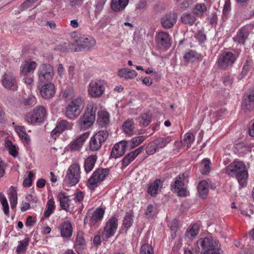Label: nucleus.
Listing matches in <instances>:
<instances>
[{
    "label": "nucleus",
    "instance_id": "nucleus-1",
    "mask_svg": "<svg viewBox=\"0 0 254 254\" xmlns=\"http://www.w3.org/2000/svg\"><path fill=\"white\" fill-rule=\"evenodd\" d=\"M226 173L231 177H236L242 187L247 185L248 174L242 162L235 161L231 163L226 168Z\"/></svg>",
    "mask_w": 254,
    "mask_h": 254
},
{
    "label": "nucleus",
    "instance_id": "nucleus-2",
    "mask_svg": "<svg viewBox=\"0 0 254 254\" xmlns=\"http://www.w3.org/2000/svg\"><path fill=\"white\" fill-rule=\"evenodd\" d=\"M85 105L84 99L78 96L73 98L65 106L64 115L71 120H74L80 115Z\"/></svg>",
    "mask_w": 254,
    "mask_h": 254
},
{
    "label": "nucleus",
    "instance_id": "nucleus-3",
    "mask_svg": "<svg viewBox=\"0 0 254 254\" xmlns=\"http://www.w3.org/2000/svg\"><path fill=\"white\" fill-rule=\"evenodd\" d=\"M71 36L76 43L75 49H73V52L88 51L96 44L95 39L89 35H78L74 32L71 33Z\"/></svg>",
    "mask_w": 254,
    "mask_h": 254
},
{
    "label": "nucleus",
    "instance_id": "nucleus-4",
    "mask_svg": "<svg viewBox=\"0 0 254 254\" xmlns=\"http://www.w3.org/2000/svg\"><path fill=\"white\" fill-rule=\"evenodd\" d=\"M108 168H98L92 174L88 180V187L91 190H94L105 179L109 174Z\"/></svg>",
    "mask_w": 254,
    "mask_h": 254
},
{
    "label": "nucleus",
    "instance_id": "nucleus-5",
    "mask_svg": "<svg viewBox=\"0 0 254 254\" xmlns=\"http://www.w3.org/2000/svg\"><path fill=\"white\" fill-rule=\"evenodd\" d=\"M188 182V175L185 173L180 174L175 178L173 189L178 196L185 197L189 195V192L187 190Z\"/></svg>",
    "mask_w": 254,
    "mask_h": 254
},
{
    "label": "nucleus",
    "instance_id": "nucleus-6",
    "mask_svg": "<svg viewBox=\"0 0 254 254\" xmlns=\"http://www.w3.org/2000/svg\"><path fill=\"white\" fill-rule=\"evenodd\" d=\"M87 111L78 121L79 127L83 130H86L90 127L95 120L96 108L94 109V105L90 104L87 106Z\"/></svg>",
    "mask_w": 254,
    "mask_h": 254
},
{
    "label": "nucleus",
    "instance_id": "nucleus-7",
    "mask_svg": "<svg viewBox=\"0 0 254 254\" xmlns=\"http://www.w3.org/2000/svg\"><path fill=\"white\" fill-rule=\"evenodd\" d=\"M46 116V109L43 106H40L27 113L24 116V119L29 124L36 125L43 122Z\"/></svg>",
    "mask_w": 254,
    "mask_h": 254
},
{
    "label": "nucleus",
    "instance_id": "nucleus-8",
    "mask_svg": "<svg viewBox=\"0 0 254 254\" xmlns=\"http://www.w3.org/2000/svg\"><path fill=\"white\" fill-rule=\"evenodd\" d=\"M106 86V83L104 80H92L88 85V93L93 98L100 97L104 93Z\"/></svg>",
    "mask_w": 254,
    "mask_h": 254
},
{
    "label": "nucleus",
    "instance_id": "nucleus-9",
    "mask_svg": "<svg viewBox=\"0 0 254 254\" xmlns=\"http://www.w3.org/2000/svg\"><path fill=\"white\" fill-rule=\"evenodd\" d=\"M80 174V166L76 163L71 165L67 171L64 180L65 183L69 186H74L79 181Z\"/></svg>",
    "mask_w": 254,
    "mask_h": 254
},
{
    "label": "nucleus",
    "instance_id": "nucleus-10",
    "mask_svg": "<svg viewBox=\"0 0 254 254\" xmlns=\"http://www.w3.org/2000/svg\"><path fill=\"white\" fill-rule=\"evenodd\" d=\"M54 75L53 67L50 64H42L38 68L39 81L41 83L50 82Z\"/></svg>",
    "mask_w": 254,
    "mask_h": 254
},
{
    "label": "nucleus",
    "instance_id": "nucleus-11",
    "mask_svg": "<svg viewBox=\"0 0 254 254\" xmlns=\"http://www.w3.org/2000/svg\"><path fill=\"white\" fill-rule=\"evenodd\" d=\"M118 220L114 216L110 217L106 223L103 231L102 233V238L106 240L113 236L118 228Z\"/></svg>",
    "mask_w": 254,
    "mask_h": 254
},
{
    "label": "nucleus",
    "instance_id": "nucleus-12",
    "mask_svg": "<svg viewBox=\"0 0 254 254\" xmlns=\"http://www.w3.org/2000/svg\"><path fill=\"white\" fill-rule=\"evenodd\" d=\"M108 137L106 130H100L95 133L90 139L89 147L92 151H97L101 147L102 143Z\"/></svg>",
    "mask_w": 254,
    "mask_h": 254
},
{
    "label": "nucleus",
    "instance_id": "nucleus-13",
    "mask_svg": "<svg viewBox=\"0 0 254 254\" xmlns=\"http://www.w3.org/2000/svg\"><path fill=\"white\" fill-rule=\"evenodd\" d=\"M89 135V132H86L80 135L75 139L73 140L68 145V147L72 151H79L82 148L83 144Z\"/></svg>",
    "mask_w": 254,
    "mask_h": 254
},
{
    "label": "nucleus",
    "instance_id": "nucleus-14",
    "mask_svg": "<svg viewBox=\"0 0 254 254\" xmlns=\"http://www.w3.org/2000/svg\"><path fill=\"white\" fill-rule=\"evenodd\" d=\"M236 59L235 56L232 53L226 52L221 55L218 60V63L221 67L226 68L232 65Z\"/></svg>",
    "mask_w": 254,
    "mask_h": 254
},
{
    "label": "nucleus",
    "instance_id": "nucleus-15",
    "mask_svg": "<svg viewBox=\"0 0 254 254\" xmlns=\"http://www.w3.org/2000/svg\"><path fill=\"white\" fill-rule=\"evenodd\" d=\"M128 145V141L126 140H122L116 143L112 149L111 156L114 158L120 157L126 152Z\"/></svg>",
    "mask_w": 254,
    "mask_h": 254
},
{
    "label": "nucleus",
    "instance_id": "nucleus-16",
    "mask_svg": "<svg viewBox=\"0 0 254 254\" xmlns=\"http://www.w3.org/2000/svg\"><path fill=\"white\" fill-rule=\"evenodd\" d=\"M197 246L200 245L203 251L211 249L219 245L218 241L211 236L199 239L196 243Z\"/></svg>",
    "mask_w": 254,
    "mask_h": 254
},
{
    "label": "nucleus",
    "instance_id": "nucleus-17",
    "mask_svg": "<svg viewBox=\"0 0 254 254\" xmlns=\"http://www.w3.org/2000/svg\"><path fill=\"white\" fill-rule=\"evenodd\" d=\"M1 81L2 86L6 89H14L17 86L15 77L11 72H5L2 77Z\"/></svg>",
    "mask_w": 254,
    "mask_h": 254
},
{
    "label": "nucleus",
    "instance_id": "nucleus-18",
    "mask_svg": "<svg viewBox=\"0 0 254 254\" xmlns=\"http://www.w3.org/2000/svg\"><path fill=\"white\" fill-rule=\"evenodd\" d=\"M171 38L168 32L161 31L156 34V41L159 45L168 48L171 46Z\"/></svg>",
    "mask_w": 254,
    "mask_h": 254
},
{
    "label": "nucleus",
    "instance_id": "nucleus-19",
    "mask_svg": "<svg viewBox=\"0 0 254 254\" xmlns=\"http://www.w3.org/2000/svg\"><path fill=\"white\" fill-rule=\"evenodd\" d=\"M178 16L174 13H169L163 15L161 18V24L165 29L172 28L176 23Z\"/></svg>",
    "mask_w": 254,
    "mask_h": 254
},
{
    "label": "nucleus",
    "instance_id": "nucleus-20",
    "mask_svg": "<svg viewBox=\"0 0 254 254\" xmlns=\"http://www.w3.org/2000/svg\"><path fill=\"white\" fill-rule=\"evenodd\" d=\"M41 96L45 99L52 98L55 94V87L53 83L49 82L41 86L40 89Z\"/></svg>",
    "mask_w": 254,
    "mask_h": 254
},
{
    "label": "nucleus",
    "instance_id": "nucleus-21",
    "mask_svg": "<svg viewBox=\"0 0 254 254\" xmlns=\"http://www.w3.org/2000/svg\"><path fill=\"white\" fill-rule=\"evenodd\" d=\"M71 126L70 123L66 120L60 122L56 127L51 131L52 136L56 138L59 134L66 129H70Z\"/></svg>",
    "mask_w": 254,
    "mask_h": 254
},
{
    "label": "nucleus",
    "instance_id": "nucleus-22",
    "mask_svg": "<svg viewBox=\"0 0 254 254\" xmlns=\"http://www.w3.org/2000/svg\"><path fill=\"white\" fill-rule=\"evenodd\" d=\"M59 229L61 236L65 238H69L72 234V227L69 220L64 221L60 226Z\"/></svg>",
    "mask_w": 254,
    "mask_h": 254
},
{
    "label": "nucleus",
    "instance_id": "nucleus-23",
    "mask_svg": "<svg viewBox=\"0 0 254 254\" xmlns=\"http://www.w3.org/2000/svg\"><path fill=\"white\" fill-rule=\"evenodd\" d=\"M163 182L159 179H156L149 185L147 192L151 196H155L161 190Z\"/></svg>",
    "mask_w": 254,
    "mask_h": 254
},
{
    "label": "nucleus",
    "instance_id": "nucleus-24",
    "mask_svg": "<svg viewBox=\"0 0 254 254\" xmlns=\"http://www.w3.org/2000/svg\"><path fill=\"white\" fill-rule=\"evenodd\" d=\"M85 247L84 233L81 231L78 232L74 244L76 252L80 254L83 251Z\"/></svg>",
    "mask_w": 254,
    "mask_h": 254
},
{
    "label": "nucleus",
    "instance_id": "nucleus-25",
    "mask_svg": "<svg viewBox=\"0 0 254 254\" xmlns=\"http://www.w3.org/2000/svg\"><path fill=\"white\" fill-rule=\"evenodd\" d=\"M97 160L96 155H91L86 157L84 160V168L86 173L90 172L95 166Z\"/></svg>",
    "mask_w": 254,
    "mask_h": 254
},
{
    "label": "nucleus",
    "instance_id": "nucleus-26",
    "mask_svg": "<svg viewBox=\"0 0 254 254\" xmlns=\"http://www.w3.org/2000/svg\"><path fill=\"white\" fill-rule=\"evenodd\" d=\"M118 75L120 77L127 80L134 78L137 76V73L134 70L123 68L118 71Z\"/></svg>",
    "mask_w": 254,
    "mask_h": 254
},
{
    "label": "nucleus",
    "instance_id": "nucleus-27",
    "mask_svg": "<svg viewBox=\"0 0 254 254\" xmlns=\"http://www.w3.org/2000/svg\"><path fill=\"white\" fill-rule=\"evenodd\" d=\"M105 213V210L102 208H97L93 212L90 219V223L93 225L100 223Z\"/></svg>",
    "mask_w": 254,
    "mask_h": 254
},
{
    "label": "nucleus",
    "instance_id": "nucleus-28",
    "mask_svg": "<svg viewBox=\"0 0 254 254\" xmlns=\"http://www.w3.org/2000/svg\"><path fill=\"white\" fill-rule=\"evenodd\" d=\"M123 129L124 132L128 135L131 136L135 133V124L132 120H127L123 124Z\"/></svg>",
    "mask_w": 254,
    "mask_h": 254
},
{
    "label": "nucleus",
    "instance_id": "nucleus-29",
    "mask_svg": "<svg viewBox=\"0 0 254 254\" xmlns=\"http://www.w3.org/2000/svg\"><path fill=\"white\" fill-rule=\"evenodd\" d=\"M128 3V0H112L111 7L114 11L124 10Z\"/></svg>",
    "mask_w": 254,
    "mask_h": 254
},
{
    "label": "nucleus",
    "instance_id": "nucleus-30",
    "mask_svg": "<svg viewBox=\"0 0 254 254\" xmlns=\"http://www.w3.org/2000/svg\"><path fill=\"white\" fill-rule=\"evenodd\" d=\"M197 191L199 196L202 198H205L208 193V184L205 180L201 181L197 186Z\"/></svg>",
    "mask_w": 254,
    "mask_h": 254
},
{
    "label": "nucleus",
    "instance_id": "nucleus-31",
    "mask_svg": "<svg viewBox=\"0 0 254 254\" xmlns=\"http://www.w3.org/2000/svg\"><path fill=\"white\" fill-rule=\"evenodd\" d=\"M249 32L246 28H242L237 34V35L233 38L234 40L240 44H244L245 40L248 38Z\"/></svg>",
    "mask_w": 254,
    "mask_h": 254
},
{
    "label": "nucleus",
    "instance_id": "nucleus-32",
    "mask_svg": "<svg viewBox=\"0 0 254 254\" xmlns=\"http://www.w3.org/2000/svg\"><path fill=\"white\" fill-rule=\"evenodd\" d=\"M10 206L12 209L16 208L17 203V192L13 186H11L8 190Z\"/></svg>",
    "mask_w": 254,
    "mask_h": 254
},
{
    "label": "nucleus",
    "instance_id": "nucleus-33",
    "mask_svg": "<svg viewBox=\"0 0 254 254\" xmlns=\"http://www.w3.org/2000/svg\"><path fill=\"white\" fill-rule=\"evenodd\" d=\"M37 64L35 62H26L25 64L21 66L20 72L24 75L28 73L33 72Z\"/></svg>",
    "mask_w": 254,
    "mask_h": 254
},
{
    "label": "nucleus",
    "instance_id": "nucleus-34",
    "mask_svg": "<svg viewBox=\"0 0 254 254\" xmlns=\"http://www.w3.org/2000/svg\"><path fill=\"white\" fill-rule=\"evenodd\" d=\"M109 114L106 111H101L98 113V122L102 127H106L109 123Z\"/></svg>",
    "mask_w": 254,
    "mask_h": 254
},
{
    "label": "nucleus",
    "instance_id": "nucleus-35",
    "mask_svg": "<svg viewBox=\"0 0 254 254\" xmlns=\"http://www.w3.org/2000/svg\"><path fill=\"white\" fill-rule=\"evenodd\" d=\"M58 198L60 201L61 207L66 211L69 210V202L70 200L68 199V197L65 195V194L64 192H60L58 194Z\"/></svg>",
    "mask_w": 254,
    "mask_h": 254
},
{
    "label": "nucleus",
    "instance_id": "nucleus-36",
    "mask_svg": "<svg viewBox=\"0 0 254 254\" xmlns=\"http://www.w3.org/2000/svg\"><path fill=\"white\" fill-rule=\"evenodd\" d=\"M242 105L247 110L254 109V90L247 98H244Z\"/></svg>",
    "mask_w": 254,
    "mask_h": 254
},
{
    "label": "nucleus",
    "instance_id": "nucleus-37",
    "mask_svg": "<svg viewBox=\"0 0 254 254\" xmlns=\"http://www.w3.org/2000/svg\"><path fill=\"white\" fill-rule=\"evenodd\" d=\"M199 227L196 224H193L190 226L185 233L186 237L191 239L195 237L199 233Z\"/></svg>",
    "mask_w": 254,
    "mask_h": 254
},
{
    "label": "nucleus",
    "instance_id": "nucleus-38",
    "mask_svg": "<svg viewBox=\"0 0 254 254\" xmlns=\"http://www.w3.org/2000/svg\"><path fill=\"white\" fill-rule=\"evenodd\" d=\"M183 57L187 62H193L201 58L200 54L193 50H190L186 53Z\"/></svg>",
    "mask_w": 254,
    "mask_h": 254
},
{
    "label": "nucleus",
    "instance_id": "nucleus-39",
    "mask_svg": "<svg viewBox=\"0 0 254 254\" xmlns=\"http://www.w3.org/2000/svg\"><path fill=\"white\" fill-rule=\"evenodd\" d=\"M159 149L165 148L168 144L172 141V137L171 136H167L165 137H160L154 140Z\"/></svg>",
    "mask_w": 254,
    "mask_h": 254
},
{
    "label": "nucleus",
    "instance_id": "nucleus-40",
    "mask_svg": "<svg viewBox=\"0 0 254 254\" xmlns=\"http://www.w3.org/2000/svg\"><path fill=\"white\" fill-rule=\"evenodd\" d=\"M29 239L27 237L25 238L22 241H19V245L17 246L16 252L18 254L23 253L27 249L29 245Z\"/></svg>",
    "mask_w": 254,
    "mask_h": 254
},
{
    "label": "nucleus",
    "instance_id": "nucleus-41",
    "mask_svg": "<svg viewBox=\"0 0 254 254\" xmlns=\"http://www.w3.org/2000/svg\"><path fill=\"white\" fill-rule=\"evenodd\" d=\"M0 202L2 205V210L4 214L9 216V205L5 196L2 192H0Z\"/></svg>",
    "mask_w": 254,
    "mask_h": 254
},
{
    "label": "nucleus",
    "instance_id": "nucleus-42",
    "mask_svg": "<svg viewBox=\"0 0 254 254\" xmlns=\"http://www.w3.org/2000/svg\"><path fill=\"white\" fill-rule=\"evenodd\" d=\"M5 143L9 154L14 157H16L18 155V148L17 146L13 144L9 139L5 140Z\"/></svg>",
    "mask_w": 254,
    "mask_h": 254
},
{
    "label": "nucleus",
    "instance_id": "nucleus-43",
    "mask_svg": "<svg viewBox=\"0 0 254 254\" xmlns=\"http://www.w3.org/2000/svg\"><path fill=\"white\" fill-rule=\"evenodd\" d=\"M147 136H138L132 138L128 145L131 149H132L140 144L146 138Z\"/></svg>",
    "mask_w": 254,
    "mask_h": 254
},
{
    "label": "nucleus",
    "instance_id": "nucleus-44",
    "mask_svg": "<svg viewBox=\"0 0 254 254\" xmlns=\"http://www.w3.org/2000/svg\"><path fill=\"white\" fill-rule=\"evenodd\" d=\"M55 209V202L53 198L48 200L46 210L44 213V216L46 218L49 217L53 212Z\"/></svg>",
    "mask_w": 254,
    "mask_h": 254
},
{
    "label": "nucleus",
    "instance_id": "nucleus-45",
    "mask_svg": "<svg viewBox=\"0 0 254 254\" xmlns=\"http://www.w3.org/2000/svg\"><path fill=\"white\" fill-rule=\"evenodd\" d=\"M207 8L204 3L196 4L193 9V12L197 16H202L206 11Z\"/></svg>",
    "mask_w": 254,
    "mask_h": 254
},
{
    "label": "nucleus",
    "instance_id": "nucleus-46",
    "mask_svg": "<svg viewBox=\"0 0 254 254\" xmlns=\"http://www.w3.org/2000/svg\"><path fill=\"white\" fill-rule=\"evenodd\" d=\"M181 20L182 22L192 25L196 21V18L193 15L189 13H184L182 15Z\"/></svg>",
    "mask_w": 254,
    "mask_h": 254
},
{
    "label": "nucleus",
    "instance_id": "nucleus-47",
    "mask_svg": "<svg viewBox=\"0 0 254 254\" xmlns=\"http://www.w3.org/2000/svg\"><path fill=\"white\" fill-rule=\"evenodd\" d=\"M194 140L193 134L190 132H188L185 134L184 138L182 141V144L186 146L187 148L190 147Z\"/></svg>",
    "mask_w": 254,
    "mask_h": 254
},
{
    "label": "nucleus",
    "instance_id": "nucleus-48",
    "mask_svg": "<svg viewBox=\"0 0 254 254\" xmlns=\"http://www.w3.org/2000/svg\"><path fill=\"white\" fill-rule=\"evenodd\" d=\"M159 151V149L154 140L148 143L146 148V153L148 155H153Z\"/></svg>",
    "mask_w": 254,
    "mask_h": 254
},
{
    "label": "nucleus",
    "instance_id": "nucleus-49",
    "mask_svg": "<svg viewBox=\"0 0 254 254\" xmlns=\"http://www.w3.org/2000/svg\"><path fill=\"white\" fill-rule=\"evenodd\" d=\"M210 160L207 159H204L202 161L200 170L202 174H207L210 172Z\"/></svg>",
    "mask_w": 254,
    "mask_h": 254
},
{
    "label": "nucleus",
    "instance_id": "nucleus-50",
    "mask_svg": "<svg viewBox=\"0 0 254 254\" xmlns=\"http://www.w3.org/2000/svg\"><path fill=\"white\" fill-rule=\"evenodd\" d=\"M138 122L143 126H148L151 121V116L149 113L142 114L138 119Z\"/></svg>",
    "mask_w": 254,
    "mask_h": 254
},
{
    "label": "nucleus",
    "instance_id": "nucleus-51",
    "mask_svg": "<svg viewBox=\"0 0 254 254\" xmlns=\"http://www.w3.org/2000/svg\"><path fill=\"white\" fill-rule=\"evenodd\" d=\"M133 217V216L132 213L131 212L127 213L126 214L123 220V224L126 228L128 229L132 225Z\"/></svg>",
    "mask_w": 254,
    "mask_h": 254
},
{
    "label": "nucleus",
    "instance_id": "nucleus-52",
    "mask_svg": "<svg viewBox=\"0 0 254 254\" xmlns=\"http://www.w3.org/2000/svg\"><path fill=\"white\" fill-rule=\"evenodd\" d=\"M235 148L240 154H244L251 152V148L244 143H241L236 145Z\"/></svg>",
    "mask_w": 254,
    "mask_h": 254
},
{
    "label": "nucleus",
    "instance_id": "nucleus-53",
    "mask_svg": "<svg viewBox=\"0 0 254 254\" xmlns=\"http://www.w3.org/2000/svg\"><path fill=\"white\" fill-rule=\"evenodd\" d=\"M57 49L63 52H66L71 51L73 52V49H75V45L73 44H70L68 42H65L61 45H59L57 47Z\"/></svg>",
    "mask_w": 254,
    "mask_h": 254
},
{
    "label": "nucleus",
    "instance_id": "nucleus-54",
    "mask_svg": "<svg viewBox=\"0 0 254 254\" xmlns=\"http://www.w3.org/2000/svg\"><path fill=\"white\" fill-rule=\"evenodd\" d=\"M73 89L70 87H66L61 92V97L63 99H67L73 96Z\"/></svg>",
    "mask_w": 254,
    "mask_h": 254
},
{
    "label": "nucleus",
    "instance_id": "nucleus-55",
    "mask_svg": "<svg viewBox=\"0 0 254 254\" xmlns=\"http://www.w3.org/2000/svg\"><path fill=\"white\" fill-rule=\"evenodd\" d=\"M140 254H154L152 246L148 244L143 245L140 251Z\"/></svg>",
    "mask_w": 254,
    "mask_h": 254
},
{
    "label": "nucleus",
    "instance_id": "nucleus-56",
    "mask_svg": "<svg viewBox=\"0 0 254 254\" xmlns=\"http://www.w3.org/2000/svg\"><path fill=\"white\" fill-rule=\"evenodd\" d=\"M134 158L129 153L126 155L122 160V165L124 168L127 166Z\"/></svg>",
    "mask_w": 254,
    "mask_h": 254
},
{
    "label": "nucleus",
    "instance_id": "nucleus-57",
    "mask_svg": "<svg viewBox=\"0 0 254 254\" xmlns=\"http://www.w3.org/2000/svg\"><path fill=\"white\" fill-rule=\"evenodd\" d=\"M34 175L31 172H30L27 177L24 178L23 182V185L25 187H29L31 186L32 183V178Z\"/></svg>",
    "mask_w": 254,
    "mask_h": 254
},
{
    "label": "nucleus",
    "instance_id": "nucleus-58",
    "mask_svg": "<svg viewBox=\"0 0 254 254\" xmlns=\"http://www.w3.org/2000/svg\"><path fill=\"white\" fill-rule=\"evenodd\" d=\"M107 0H96L95 3V12L100 13V11L103 9L104 4Z\"/></svg>",
    "mask_w": 254,
    "mask_h": 254
},
{
    "label": "nucleus",
    "instance_id": "nucleus-59",
    "mask_svg": "<svg viewBox=\"0 0 254 254\" xmlns=\"http://www.w3.org/2000/svg\"><path fill=\"white\" fill-rule=\"evenodd\" d=\"M73 199L76 203H81L84 197V194L82 191H78L73 195Z\"/></svg>",
    "mask_w": 254,
    "mask_h": 254
},
{
    "label": "nucleus",
    "instance_id": "nucleus-60",
    "mask_svg": "<svg viewBox=\"0 0 254 254\" xmlns=\"http://www.w3.org/2000/svg\"><path fill=\"white\" fill-rule=\"evenodd\" d=\"M38 0H27L24 1L20 5L21 10H24L25 9L31 7L34 3L37 1Z\"/></svg>",
    "mask_w": 254,
    "mask_h": 254
},
{
    "label": "nucleus",
    "instance_id": "nucleus-61",
    "mask_svg": "<svg viewBox=\"0 0 254 254\" xmlns=\"http://www.w3.org/2000/svg\"><path fill=\"white\" fill-rule=\"evenodd\" d=\"M203 254H220V245H218L211 249L205 250L203 252Z\"/></svg>",
    "mask_w": 254,
    "mask_h": 254
},
{
    "label": "nucleus",
    "instance_id": "nucleus-62",
    "mask_svg": "<svg viewBox=\"0 0 254 254\" xmlns=\"http://www.w3.org/2000/svg\"><path fill=\"white\" fill-rule=\"evenodd\" d=\"M19 137L22 140L25 146H28L30 144L31 139L30 136L26 132H25Z\"/></svg>",
    "mask_w": 254,
    "mask_h": 254
},
{
    "label": "nucleus",
    "instance_id": "nucleus-63",
    "mask_svg": "<svg viewBox=\"0 0 254 254\" xmlns=\"http://www.w3.org/2000/svg\"><path fill=\"white\" fill-rule=\"evenodd\" d=\"M195 38L199 41L200 43H203L206 39V36L204 32L199 31L195 36Z\"/></svg>",
    "mask_w": 254,
    "mask_h": 254
},
{
    "label": "nucleus",
    "instance_id": "nucleus-64",
    "mask_svg": "<svg viewBox=\"0 0 254 254\" xmlns=\"http://www.w3.org/2000/svg\"><path fill=\"white\" fill-rule=\"evenodd\" d=\"M36 102V98L34 97H28L23 100V104L25 106H30L34 104Z\"/></svg>",
    "mask_w": 254,
    "mask_h": 254
}]
</instances>
